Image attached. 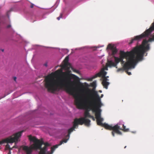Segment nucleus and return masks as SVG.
I'll use <instances>...</instances> for the list:
<instances>
[{
  "mask_svg": "<svg viewBox=\"0 0 154 154\" xmlns=\"http://www.w3.org/2000/svg\"><path fill=\"white\" fill-rule=\"evenodd\" d=\"M153 31L154 22L152 24L149 29L142 34L132 38L130 44H132L135 40H140L143 38H146L148 39L147 40H143L141 45L137 46L130 51L125 52L120 51L119 57L115 56L118 51L115 45L112 44H108L106 50L109 55H112V57H108L106 66L102 68L99 72L90 77L89 80L92 81L98 76L101 77L103 79L102 84L104 88L107 89L109 84L108 81L109 80L108 79L109 77L106 76L107 72L105 70H107L108 67H115L117 68V66L120 62L122 67L118 69L116 71L117 72H122L124 70L134 69L138 62L143 59V56H145V53L149 50V42H154V34H152ZM147 54L146 53L145 56H146Z\"/></svg>",
  "mask_w": 154,
  "mask_h": 154,
  "instance_id": "obj_1",
  "label": "nucleus"
},
{
  "mask_svg": "<svg viewBox=\"0 0 154 154\" xmlns=\"http://www.w3.org/2000/svg\"><path fill=\"white\" fill-rule=\"evenodd\" d=\"M81 125V118L75 119L73 122V127L68 131V134L65 139L61 141L59 144L56 145L51 147V151H48V147L50 145L48 143H44L40 141L35 137L29 136V138L30 141L33 143L31 147L24 146L22 149L26 154H52L55 149L61 145L63 143H66L69 140L70 133L74 130L75 128L78 127V125Z\"/></svg>",
  "mask_w": 154,
  "mask_h": 154,
  "instance_id": "obj_2",
  "label": "nucleus"
},
{
  "mask_svg": "<svg viewBox=\"0 0 154 154\" xmlns=\"http://www.w3.org/2000/svg\"><path fill=\"white\" fill-rule=\"evenodd\" d=\"M23 132V131H22L17 132L11 136L0 141V149L1 148V146L2 144L7 143V144L6 146V148L7 149L9 150V152L8 154H11V150H12L13 148H17L16 146L17 143L19 141V138L21 137Z\"/></svg>",
  "mask_w": 154,
  "mask_h": 154,
  "instance_id": "obj_3",
  "label": "nucleus"
},
{
  "mask_svg": "<svg viewBox=\"0 0 154 154\" xmlns=\"http://www.w3.org/2000/svg\"><path fill=\"white\" fill-rule=\"evenodd\" d=\"M69 59L68 56L66 57L63 61L64 64L61 66V68L55 72V76H58L63 74H64V73L63 71V69L65 70L68 74L71 72V70L74 72H76V71L72 67L71 65L69 63Z\"/></svg>",
  "mask_w": 154,
  "mask_h": 154,
  "instance_id": "obj_4",
  "label": "nucleus"
},
{
  "mask_svg": "<svg viewBox=\"0 0 154 154\" xmlns=\"http://www.w3.org/2000/svg\"><path fill=\"white\" fill-rule=\"evenodd\" d=\"M6 17L5 16H0V24L2 25H4L5 26L7 25L8 23V22L6 20Z\"/></svg>",
  "mask_w": 154,
  "mask_h": 154,
  "instance_id": "obj_5",
  "label": "nucleus"
},
{
  "mask_svg": "<svg viewBox=\"0 0 154 154\" xmlns=\"http://www.w3.org/2000/svg\"><path fill=\"white\" fill-rule=\"evenodd\" d=\"M14 8H11L10 10L8 11L7 12V15L8 16V18H9V14L12 11H13Z\"/></svg>",
  "mask_w": 154,
  "mask_h": 154,
  "instance_id": "obj_6",
  "label": "nucleus"
},
{
  "mask_svg": "<svg viewBox=\"0 0 154 154\" xmlns=\"http://www.w3.org/2000/svg\"><path fill=\"white\" fill-rule=\"evenodd\" d=\"M92 86L94 87H96V81H94L92 83Z\"/></svg>",
  "mask_w": 154,
  "mask_h": 154,
  "instance_id": "obj_7",
  "label": "nucleus"
},
{
  "mask_svg": "<svg viewBox=\"0 0 154 154\" xmlns=\"http://www.w3.org/2000/svg\"><path fill=\"white\" fill-rule=\"evenodd\" d=\"M103 45H102V46H95V47H94L93 48H94V50H95L97 48H99L100 47H103Z\"/></svg>",
  "mask_w": 154,
  "mask_h": 154,
  "instance_id": "obj_8",
  "label": "nucleus"
},
{
  "mask_svg": "<svg viewBox=\"0 0 154 154\" xmlns=\"http://www.w3.org/2000/svg\"><path fill=\"white\" fill-rule=\"evenodd\" d=\"M62 14H60V16L59 17H57V19L58 20H59L60 18H61L62 17Z\"/></svg>",
  "mask_w": 154,
  "mask_h": 154,
  "instance_id": "obj_9",
  "label": "nucleus"
},
{
  "mask_svg": "<svg viewBox=\"0 0 154 154\" xmlns=\"http://www.w3.org/2000/svg\"><path fill=\"white\" fill-rule=\"evenodd\" d=\"M127 72V73L129 75H130L131 74V72H128V71H126Z\"/></svg>",
  "mask_w": 154,
  "mask_h": 154,
  "instance_id": "obj_10",
  "label": "nucleus"
},
{
  "mask_svg": "<svg viewBox=\"0 0 154 154\" xmlns=\"http://www.w3.org/2000/svg\"><path fill=\"white\" fill-rule=\"evenodd\" d=\"M11 27V25L10 24L9 25L7 26V28H9V27Z\"/></svg>",
  "mask_w": 154,
  "mask_h": 154,
  "instance_id": "obj_11",
  "label": "nucleus"
},
{
  "mask_svg": "<svg viewBox=\"0 0 154 154\" xmlns=\"http://www.w3.org/2000/svg\"><path fill=\"white\" fill-rule=\"evenodd\" d=\"M16 79H17L16 77H14V79L15 81H16Z\"/></svg>",
  "mask_w": 154,
  "mask_h": 154,
  "instance_id": "obj_12",
  "label": "nucleus"
},
{
  "mask_svg": "<svg viewBox=\"0 0 154 154\" xmlns=\"http://www.w3.org/2000/svg\"><path fill=\"white\" fill-rule=\"evenodd\" d=\"M44 65L45 66L47 67L48 66V65H47V63H45L44 64Z\"/></svg>",
  "mask_w": 154,
  "mask_h": 154,
  "instance_id": "obj_13",
  "label": "nucleus"
},
{
  "mask_svg": "<svg viewBox=\"0 0 154 154\" xmlns=\"http://www.w3.org/2000/svg\"><path fill=\"white\" fill-rule=\"evenodd\" d=\"M33 6H34V4H32L31 5L30 7H31V8H32L33 7Z\"/></svg>",
  "mask_w": 154,
  "mask_h": 154,
  "instance_id": "obj_14",
  "label": "nucleus"
},
{
  "mask_svg": "<svg viewBox=\"0 0 154 154\" xmlns=\"http://www.w3.org/2000/svg\"><path fill=\"white\" fill-rule=\"evenodd\" d=\"M103 94H102L101 95V98L103 97Z\"/></svg>",
  "mask_w": 154,
  "mask_h": 154,
  "instance_id": "obj_15",
  "label": "nucleus"
},
{
  "mask_svg": "<svg viewBox=\"0 0 154 154\" xmlns=\"http://www.w3.org/2000/svg\"><path fill=\"white\" fill-rule=\"evenodd\" d=\"M1 50L2 52L4 51V49H1Z\"/></svg>",
  "mask_w": 154,
  "mask_h": 154,
  "instance_id": "obj_16",
  "label": "nucleus"
},
{
  "mask_svg": "<svg viewBox=\"0 0 154 154\" xmlns=\"http://www.w3.org/2000/svg\"><path fill=\"white\" fill-rule=\"evenodd\" d=\"M104 55H103L101 57H100L101 58L102 57H103V56H104Z\"/></svg>",
  "mask_w": 154,
  "mask_h": 154,
  "instance_id": "obj_17",
  "label": "nucleus"
},
{
  "mask_svg": "<svg viewBox=\"0 0 154 154\" xmlns=\"http://www.w3.org/2000/svg\"><path fill=\"white\" fill-rule=\"evenodd\" d=\"M99 92H100V93H102V91H101V90H99Z\"/></svg>",
  "mask_w": 154,
  "mask_h": 154,
  "instance_id": "obj_18",
  "label": "nucleus"
},
{
  "mask_svg": "<svg viewBox=\"0 0 154 154\" xmlns=\"http://www.w3.org/2000/svg\"><path fill=\"white\" fill-rule=\"evenodd\" d=\"M132 133H136V132L135 131L132 132Z\"/></svg>",
  "mask_w": 154,
  "mask_h": 154,
  "instance_id": "obj_19",
  "label": "nucleus"
},
{
  "mask_svg": "<svg viewBox=\"0 0 154 154\" xmlns=\"http://www.w3.org/2000/svg\"><path fill=\"white\" fill-rule=\"evenodd\" d=\"M102 63L103 62V60H102Z\"/></svg>",
  "mask_w": 154,
  "mask_h": 154,
  "instance_id": "obj_20",
  "label": "nucleus"
},
{
  "mask_svg": "<svg viewBox=\"0 0 154 154\" xmlns=\"http://www.w3.org/2000/svg\"><path fill=\"white\" fill-rule=\"evenodd\" d=\"M126 146H125V148H126Z\"/></svg>",
  "mask_w": 154,
  "mask_h": 154,
  "instance_id": "obj_21",
  "label": "nucleus"
}]
</instances>
